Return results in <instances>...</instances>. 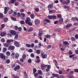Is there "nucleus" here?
<instances>
[{"label": "nucleus", "instance_id": "f257e3e1", "mask_svg": "<svg viewBox=\"0 0 78 78\" xmlns=\"http://www.w3.org/2000/svg\"><path fill=\"white\" fill-rule=\"evenodd\" d=\"M44 54V52L43 51H42L41 52V57L42 58H43V59H44V58H47V54Z\"/></svg>", "mask_w": 78, "mask_h": 78}, {"label": "nucleus", "instance_id": "f03ea898", "mask_svg": "<svg viewBox=\"0 0 78 78\" xmlns=\"http://www.w3.org/2000/svg\"><path fill=\"white\" fill-rule=\"evenodd\" d=\"M9 9V7L8 6L4 8V14H6L7 13V11Z\"/></svg>", "mask_w": 78, "mask_h": 78}, {"label": "nucleus", "instance_id": "7ed1b4c3", "mask_svg": "<svg viewBox=\"0 0 78 78\" xmlns=\"http://www.w3.org/2000/svg\"><path fill=\"white\" fill-rule=\"evenodd\" d=\"M14 45L17 47H20V43L17 41H15L14 42Z\"/></svg>", "mask_w": 78, "mask_h": 78}, {"label": "nucleus", "instance_id": "20e7f679", "mask_svg": "<svg viewBox=\"0 0 78 78\" xmlns=\"http://www.w3.org/2000/svg\"><path fill=\"white\" fill-rule=\"evenodd\" d=\"M72 26V23H69L67 25L65 26L64 27V28L65 29H68V28L71 27Z\"/></svg>", "mask_w": 78, "mask_h": 78}, {"label": "nucleus", "instance_id": "39448f33", "mask_svg": "<svg viewBox=\"0 0 78 78\" xmlns=\"http://www.w3.org/2000/svg\"><path fill=\"white\" fill-rule=\"evenodd\" d=\"M15 48V46H9L8 48V50H13Z\"/></svg>", "mask_w": 78, "mask_h": 78}, {"label": "nucleus", "instance_id": "423d86ee", "mask_svg": "<svg viewBox=\"0 0 78 78\" xmlns=\"http://www.w3.org/2000/svg\"><path fill=\"white\" fill-rule=\"evenodd\" d=\"M9 33L11 34V35H15L16 34V31H14L13 30H10L9 31Z\"/></svg>", "mask_w": 78, "mask_h": 78}, {"label": "nucleus", "instance_id": "0eeeda50", "mask_svg": "<svg viewBox=\"0 0 78 78\" xmlns=\"http://www.w3.org/2000/svg\"><path fill=\"white\" fill-rule=\"evenodd\" d=\"M5 55H4L2 53H0V58H2L3 60L5 59Z\"/></svg>", "mask_w": 78, "mask_h": 78}, {"label": "nucleus", "instance_id": "6e6552de", "mask_svg": "<svg viewBox=\"0 0 78 78\" xmlns=\"http://www.w3.org/2000/svg\"><path fill=\"white\" fill-rule=\"evenodd\" d=\"M31 21V20L30 18L29 17H27L26 18V20H25V23L26 24H28V22H30V21Z\"/></svg>", "mask_w": 78, "mask_h": 78}, {"label": "nucleus", "instance_id": "1a4fd4ad", "mask_svg": "<svg viewBox=\"0 0 78 78\" xmlns=\"http://www.w3.org/2000/svg\"><path fill=\"white\" fill-rule=\"evenodd\" d=\"M63 45V46H66V45H69V43L67 41H64L62 42Z\"/></svg>", "mask_w": 78, "mask_h": 78}, {"label": "nucleus", "instance_id": "9d476101", "mask_svg": "<svg viewBox=\"0 0 78 78\" xmlns=\"http://www.w3.org/2000/svg\"><path fill=\"white\" fill-rule=\"evenodd\" d=\"M7 34L6 32L5 31H3V32H1L0 35L1 37H3L4 36H5Z\"/></svg>", "mask_w": 78, "mask_h": 78}, {"label": "nucleus", "instance_id": "9b49d317", "mask_svg": "<svg viewBox=\"0 0 78 78\" xmlns=\"http://www.w3.org/2000/svg\"><path fill=\"white\" fill-rule=\"evenodd\" d=\"M20 65H18L16 66L15 68H14V70L15 71H16L17 70H18L20 69Z\"/></svg>", "mask_w": 78, "mask_h": 78}, {"label": "nucleus", "instance_id": "f8f14e48", "mask_svg": "<svg viewBox=\"0 0 78 78\" xmlns=\"http://www.w3.org/2000/svg\"><path fill=\"white\" fill-rule=\"evenodd\" d=\"M16 1V0H10L9 2L8 3L9 4L14 3Z\"/></svg>", "mask_w": 78, "mask_h": 78}, {"label": "nucleus", "instance_id": "ddd939ff", "mask_svg": "<svg viewBox=\"0 0 78 78\" xmlns=\"http://www.w3.org/2000/svg\"><path fill=\"white\" fill-rule=\"evenodd\" d=\"M34 23H35V24H36V25H38L40 24V21L38 20H36L34 21Z\"/></svg>", "mask_w": 78, "mask_h": 78}, {"label": "nucleus", "instance_id": "4468645a", "mask_svg": "<svg viewBox=\"0 0 78 78\" xmlns=\"http://www.w3.org/2000/svg\"><path fill=\"white\" fill-rule=\"evenodd\" d=\"M54 5L53 4H50L48 5V9H53V6Z\"/></svg>", "mask_w": 78, "mask_h": 78}, {"label": "nucleus", "instance_id": "2eb2a0df", "mask_svg": "<svg viewBox=\"0 0 78 78\" xmlns=\"http://www.w3.org/2000/svg\"><path fill=\"white\" fill-rule=\"evenodd\" d=\"M59 22V23L60 24H62V23L63 22V19L62 18H61L58 21Z\"/></svg>", "mask_w": 78, "mask_h": 78}, {"label": "nucleus", "instance_id": "dca6fc26", "mask_svg": "<svg viewBox=\"0 0 78 78\" xmlns=\"http://www.w3.org/2000/svg\"><path fill=\"white\" fill-rule=\"evenodd\" d=\"M52 75L54 76V77H56V78L59 76V75L58 74H55V73H52Z\"/></svg>", "mask_w": 78, "mask_h": 78}, {"label": "nucleus", "instance_id": "f3484780", "mask_svg": "<svg viewBox=\"0 0 78 78\" xmlns=\"http://www.w3.org/2000/svg\"><path fill=\"white\" fill-rule=\"evenodd\" d=\"M19 56L20 55L18 53H16L15 54V57L16 59L18 58V57H19Z\"/></svg>", "mask_w": 78, "mask_h": 78}, {"label": "nucleus", "instance_id": "a211bd4d", "mask_svg": "<svg viewBox=\"0 0 78 78\" xmlns=\"http://www.w3.org/2000/svg\"><path fill=\"white\" fill-rule=\"evenodd\" d=\"M10 18H11V19H12V20H13V21H16L17 19L16 18L14 17H13V16H11Z\"/></svg>", "mask_w": 78, "mask_h": 78}, {"label": "nucleus", "instance_id": "6ab92c4d", "mask_svg": "<svg viewBox=\"0 0 78 78\" xmlns=\"http://www.w3.org/2000/svg\"><path fill=\"white\" fill-rule=\"evenodd\" d=\"M43 20L44 22H47V23H49L50 22L49 20L46 18L44 19Z\"/></svg>", "mask_w": 78, "mask_h": 78}, {"label": "nucleus", "instance_id": "aec40b11", "mask_svg": "<svg viewBox=\"0 0 78 78\" xmlns=\"http://www.w3.org/2000/svg\"><path fill=\"white\" fill-rule=\"evenodd\" d=\"M37 73L38 75H41L42 74V71L41 70H39L37 71Z\"/></svg>", "mask_w": 78, "mask_h": 78}, {"label": "nucleus", "instance_id": "412c9836", "mask_svg": "<svg viewBox=\"0 0 78 78\" xmlns=\"http://www.w3.org/2000/svg\"><path fill=\"white\" fill-rule=\"evenodd\" d=\"M74 74V72L73 71H70L69 72V75H72V76H73Z\"/></svg>", "mask_w": 78, "mask_h": 78}, {"label": "nucleus", "instance_id": "4be33fe9", "mask_svg": "<svg viewBox=\"0 0 78 78\" xmlns=\"http://www.w3.org/2000/svg\"><path fill=\"white\" fill-rule=\"evenodd\" d=\"M18 35H19L18 34H16V35H15V37H14V39L16 41V40L18 39L19 38Z\"/></svg>", "mask_w": 78, "mask_h": 78}, {"label": "nucleus", "instance_id": "5701e85b", "mask_svg": "<svg viewBox=\"0 0 78 78\" xmlns=\"http://www.w3.org/2000/svg\"><path fill=\"white\" fill-rule=\"evenodd\" d=\"M43 34V33H42L41 31H40L38 35L40 37H41L42 36V35Z\"/></svg>", "mask_w": 78, "mask_h": 78}, {"label": "nucleus", "instance_id": "b1692460", "mask_svg": "<svg viewBox=\"0 0 78 78\" xmlns=\"http://www.w3.org/2000/svg\"><path fill=\"white\" fill-rule=\"evenodd\" d=\"M30 17L32 19H34L35 17V15L33 14H31L30 15Z\"/></svg>", "mask_w": 78, "mask_h": 78}, {"label": "nucleus", "instance_id": "393cba45", "mask_svg": "<svg viewBox=\"0 0 78 78\" xmlns=\"http://www.w3.org/2000/svg\"><path fill=\"white\" fill-rule=\"evenodd\" d=\"M47 17L50 20H51L52 19V15H48L47 16Z\"/></svg>", "mask_w": 78, "mask_h": 78}, {"label": "nucleus", "instance_id": "a878e982", "mask_svg": "<svg viewBox=\"0 0 78 78\" xmlns=\"http://www.w3.org/2000/svg\"><path fill=\"white\" fill-rule=\"evenodd\" d=\"M10 59H7V60H6L5 62V63L6 64H9L10 63Z\"/></svg>", "mask_w": 78, "mask_h": 78}, {"label": "nucleus", "instance_id": "bb28decb", "mask_svg": "<svg viewBox=\"0 0 78 78\" xmlns=\"http://www.w3.org/2000/svg\"><path fill=\"white\" fill-rule=\"evenodd\" d=\"M14 55H15V52H12V54L10 55V56H11V57L13 58L14 57Z\"/></svg>", "mask_w": 78, "mask_h": 78}, {"label": "nucleus", "instance_id": "cd10ccee", "mask_svg": "<svg viewBox=\"0 0 78 78\" xmlns=\"http://www.w3.org/2000/svg\"><path fill=\"white\" fill-rule=\"evenodd\" d=\"M9 44H8V43H4L3 44L4 46H5V47H8L9 46Z\"/></svg>", "mask_w": 78, "mask_h": 78}, {"label": "nucleus", "instance_id": "c85d7f7f", "mask_svg": "<svg viewBox=\"0 0 78 78\" xmlns=\"http://www.w3.org/2000/svg\"><path fill=\"white\" fill-rule=\"evenodd\" d=\"M7 49L6 48H3L2 50L3 52H5L6 51Z\"/></svg>", "mask_w": 78, "mask_h": 78}, {"label": "nucleus", "instance_id": "c756f323", "mask_svg": "<svg viewBox=\"0 0 78 78\" xmlns=\"http://www.w3.org/2000/svg\"><path fill=\"white\" fill-rule=\"evenodd\" d=\"M37 72V69L36 68H33V73L35 74Z\"/></svg>", "mask_w": 78, "mask_h": 78}, {"label": "nucleus", "instance_id": "7c9ffc66", "mask_svg": "<svg viewBox=\"0 0 78 78\" xmlns=\"http://www.w3.org/2000/svg\"><path fill=\"white\" fill-rule=\"evenodd\" d=\"M33 30H34V28H30L29 29L28 31L29 32H32Z\"/></svg>", "mask_w": 78, "mask_h": 78}, {"label": "nucleus", "instance_id": "2f4dec72", "mask_svg": "<svg viewBox=\"0 0 78 78\" xmlns=\"http://www.w3.org/2000/svg\"><path fill=\"white\" fill-rule=\"evenodd\" d=\"M71 41H76V39L74 37H71Z\"/></svg>", "mask_w": 78, "mask_h": 78}, {"label": "nucleus", "instance_id": "473e14b6", "mask_svg": "<svg viewBox=\"0 0 78 78\" xmlns=\"http://www.w3.org/2000/svg\"><path fill=\"white\" fill-rule=\"evenodd\" d=\"M26 54H23L22 56V58L23 59H25L26 58Z\"/></svg>", "mask_w": 78, "mask_h": 78}, {"label": "nucleus", "instance_id": "72a5a7b5", "mask_svg": "<svg viewBox=\"0 0 78 78\" xmlns=\"http://www.w3.org/2000/svg\"><path fill=\"white\" fill-rule=\"evenodd\" d=\"M56 18H57V17L56 16V15H52V19H56Z\"/></svg>", "mask_w": 78, "mask_h": 78}, {"label": "nucleus", "instance_id": "f704fd0d", "mask_svg": "<svg viewBox=\"0 0 78 78\" xmlns=\"http://www.w3.org/2000/svg\"><path fill=\"white\" fill-rule=\"evenodd\" d=\"M46 37L47 38H50V35L49 34H47V35H46Z\"/></svg>", "mask_w": 78, "mask_h": 78}, {"label": "nucleus", "instance_id": "c9c22d12", "mask_svg": "<svg viewBox=\"0 0 78 78\" xmlns=\"http://www.w3.org/2000/svg\"><path fill=\"white\" fill-rule=\"evenodd\" d=\"M36 53L37 54H40V53H41V51L40 50H36Z\"/></svg>", "mask_w": 78, "mask_h": 78}, {"label": "nucleus", "instance_id": "e433bc0d", "mask_svg": "<svg viewBox=\"0 0 78 78\" xmlns=\"http://www.w3.org/2000/svg\"><path fill=\"white\" fill-rule=\"evenodd\" d=\"M41 61V60L40 59H38L36 61V62L37 63H39Z\"/></svg>", "mask_w": 78, "mask_h": 78}, {"label": "nucleus", "instance_id": "4c0bfd02", "mask_svg": "<svg viewBox=\"0 0 78 78\" xmlns=\"http://www.w3.org/2000/svg\"><path fill=\"white\" fill-rule=\"evenodd\" d=\"M13 12V11L12 10V9H11L10 11L9 12V14H11Z\"/></svg>", "mask_w": 78, "mask_h": 78}, {"label": "nucleus", "instance_id": "58836bf2", "mask_svg": "<svg viewBox=\"0 0 78 78\" xmlns=\"http://www.w3.org/2000/svg\"><path fill=\"white\" fill-rule=\"evenodd\" d=\"M68 54L69 55H71L73 54V52H72V51L70 50H69V51L68 52Z\"/></svg>", "mask_w": 78, "mask_h": 78}, {"label": "nucleus", "instance_id": "ea45409f", "mask_svg": "<svg viewBox=\"0 0 78 78\" xmlns=\"http://www.w3.org/2000/svg\"><path fill=\"white\" fill-rule=\"evenodd\" d=\"M57 16L59 18H61L62 17V15L60 14H58L57 15Z\"/></svg>", "mask_w": 78, "mask_h": 78}, {"label": "nucleus", "instance_id": "a19ab883", "mask_svg": "<svg viewBox=\"0 0 78 78\" xmlns=\"http://www.w3.org/2000/svg\"><path fill=\"white\" fill-rule=\"evenodd\" d=\"M6 54L8 56H9L10 54V52L9 51H7L6 52Z\"/></svg>", "mask_w": 78, "mask_h": 78}, {"label": "nucleus", "instance_id": "79ce46f5", "mask_svg": "<svg viewBox=\"0 0 78 78\" xmlns=\"http://www.w3.org/2000/svg\"><path fill=\"white\" fill-rule=\"evenodd\" d=\"M27 24L29 25V26H32L33 23L31 22H30V21L28 23H27Z\"/></svg>", "mask_w": 78, "mask_h": 78}, {"label": "nucleus", "instance_id": "37998d69", "mask_svg": "<svg viewBox=\"0 0 78 78\" xmlns=\"http://www.w3.org/2000/svg\"><path fill=\"white\" fill-rule=\"evenodd\" d=\"M8 19L7 17H5L4 19V22H6L8 21Z\"/></svg>", "mask_w": 78, "mask_h": 78}, {"label": "nucleus", "instance_id": "c03bdc74", "mask_svg": "<svg viewBox=\"0 0 78 78\" xmlns=\"http://www.w3.org/2000/svg\"><path fill=\"white\" fill-rule=\"evenodd\" d=\"M70 0H66V5L67 4H69L70 3Z\"/></svg>", "mask_w": 78, "mask_h": 78}, {"label": "nucleus", "instance_id": "a18cd8bd", "mask_svg": "<svg viewBox=\"0 0 78 78\" xmlns=\"http://www.w3.org/2000/svg\"><path fill=\"white\" fill-rule=\"evenodd\" d=\"M21 14H20V12H18L17 13V17H21Z\"/></svg>", "mask_w": 78, "mask_h": 78}, {"label": "nucleus", "instance_id": "49530a36", "mask_svg": "<svg viewBox=\"0 0 78 78\" xmlns=\"http://www.w3.org/2000/svg\"><path fill=\"white\" fill-rule=\"evenodd\" d=\"M39 8H36L35 9V11L36 12H38L39 11Z\"/></svg>", "mask_w": 78, "mask_h": 78}, {"label": "nucleus", "instance_id": "de8ad7c7", "mask_svg": "<svg viewBox=\"0 0 78 78\" xmlns=\"http://www.w3.org/2000/svg\"><path fill=\"white\" fill-rule=\"evenodd\" d=\"M30 56L32 58H34V54L33 53L31 54Z\"/></svg>", "mask_w": 78, "mask_h": 78}, {"label": "nucleus", "instance_id": "09e8293b", "mask_svg": "<svg viewBox=\"0 0 78 78\" xmlns=\"http://www.w3.org/2000/svg\"><path fill=\"white\" fill-rule=\"evenodd\" d=\"M5 26V25L4 24H2L1 25V27H2V29H3Z\"/></svg>", "mask_w": 78, "mask_h": 78}, {"label": "nucleus", "instance_id": "8fccbe9b", "mask_svg": "<svg viewBox=\"0 0 78 78\" xmlns=\"http://www.w3.org/2000/svg\"><path fill=\"white\" fill-rule=\"evenodd\" d=\"M3 17V14L2 13H0V18L2 19Z\"/></svg>", "mask_w": 78, "mask_h": 78}, {"label": "nucleus", "instance_id": "3c124183", "mask_svg": "<svg viewBox=\"0 0 78 78\" xmlns=\"http://www.w3.org/2000/svg\"><path fill=\"white\" fill-rule=\"evenodd\" d=\"M28 51L30 53L32 52H33V49H29V50H28Z\"/></svg>", "mask_w": 78, "mask_h": 78}, {"label": "nucleus", "instance_id": "603ef678", "mask_svg": "<svg viewBox=\"0 0 78 78\" xmlns=\"http://www.w3.org/2000/svg\"><path fill=\"white\" fill-rule=\"evenodd\" d=\"M38 76V73H36L35 74H34V76L35 77H37Z\"/></svg>", "mask_w": 78, "mask_h": 78}, {"label": "nucleus", "instance_id": "864d4df0", "mask_svg": "<svg viewBox=\"0 0 78 78\" xmlns=\"http://www.w3.org/2000/svg\"><path fill=\"white\" fill-rule=\"evenodd\" d=\"M26 46L27 47L30 48L31 47V45L30 44H26Z\"/></svg>", "mask_w": 78, "mask_h": 78}, {"label": "nucleus", "instance_id": "5fc2aeb1", "mask_svg": "<svg viewBox=\"0 0 78 78\" xmlns=\"http://www.w3.org/2000/svg\"><path fill=\"white\" fill-rule=\"evenodd\" d=\"M63 72L61 70H60L59 71V73L61 75V74H62L63 73Z\"/></svg>", "mask_w": 78, "mask_h": 78}, {"label": "nucleus", "instance_id": "6e6d98bb", "mask_svg": "<svg viewBox=\"0 0 78 78\" xmlns=\"http://www.w3.org/2000/svg\"><path fill=\"white\" fill-rule=\"evenodd\" d=\"M74 71L75 73L77 72L78 73V69H75L74 70Z\"/></svg>", "mask_w": 78, "mask_h": 78}, {"label": "nucleus", "instance_id": "4d7b16f0", "mask_svg": "<svg viewBox=\"0 0 78 78\" xmlns=\"http://www.w3.org/2000/svg\"><path fill=\"white\" fill-rule=\"evenodd\" d=\"M20 23L22 24H24L25 23V22L23 20H21L20 21Z\"/></svg>", "mask_w": 78, "mask_h": 78}, {"label": "nucleus", "instance_id": "13d9d810", "mask_svg": "<svg viewBox=\"0 0 78 78\" xmlns=\"http://www.w3.org/2000/svg\"><path fill=\"white\" fill-rule=\"evenodd\" d=\"M51 47V45H49L47 46V49H49Z\"/></svg>", "mask_w": 78, "mask_h": 78}, {"label": "nucleus", "instance_id": "bf43d9fd", "mask_svg": "<svg viewBox=\"0 0 78 78\" xmlns=\"http://www.w3.org/2000/svg\"><path fill=\"white\" fill-rule=\"evenodd\" d=\"M24 9H21L20 10V12H24Z\"/></svg>", "mask_w": 78, "mask_h": 78}, {"label": "nucleus", "instance_id": "052dcab7", "mask_svg": "<svg viewBox=\"0 0 78 78\" xmlns=\"http://www.w3.org/2000/svg\"><path fill=\"white\" fill-rule=\"evenodd\" d=\"M21 15H22V16L23 17H24L25 16V14L23 13H21Z\"/></svg>", "mask_w": 78, "mask_h": 78}, {"label": "nucleus", "instance_id": "680f3d73", "mask_svg": "<svg viewBox=\"0 0 78 78\" xmlns=\"http://www.w3.org/2000/svg\"><path fill=\"white\" fill-rule=\"evenodd\" d=\"M67 77H68V78H72V77H73V76L71 75H70V74H69V75L67 76Z\"/></svg>", "mask_w": 78, "mask_h": 78}, {"label": "nucleus", "instance_id": "e2e57ef3", "mask_svg": "<svg viewBox=\"0 0 78 78\" xmlns=\"http://www.w3.org/2000/svg\"><path fill=\"white\" fill-rule=\"evenodd\" d=\"M73 25L75 26H78V24L77 23L75 22L74 23H73Z\"/></svg>", "mask_w": 78, "mask_h": 78}, {"label": "nucleus", "instance_id": "0e129e2a", "mask_svg": "<svg viewBox=\"0 0 78 78\" xmlns=\"http://www.w3.org/2000/svg\"><path fill=\"white\" fill-rule=\"evenodd\" d=\"M58 23V21H55L54 22V23L55 24H57Z\"/></svg>", "mask_w": 78, "mask_h": 78}, {"label": "nucleus", "instance_id": "69168bd1", "mask_svg": "<svg viewBox=\"0 0 78 78\" xmlns=\"http://www.w3.org/2000/svg\"><path fill=\"white\" fill-rule=\"evenodd\" d=\"M1 41H2V42H5V39L3 38H2L1 40Z\"/></svg>", "mask_w": 78, "mask_h": 78}, {"label": "nucleus", "instance_id": "338daca9", "mask_svg": "<svg viewBox=\"0 0 78 78\" xmlns=\"http://www.w3.org/2000/svg\"><path fill=\"white\" fill-rule=\"evenodd\" d=\"M75 37L76 39H78V34H75Z\"/></svg>", "mask_w": 78, "mask_h": 78}, {"label": "nucleus", "instance_id": "774afa93", "mask_svg": "<svg viewBox=\"0 0 78 78\" xmlns=\"http://www.w3.org/2000/svg\"><path fill=\"white\" fill-rule=\"evenodd\" d=\"M60 78H64V77L63 75H60L59 76Z\"/></svg>", "mask_w": 78, "mask_h": 78}]
</instances>
